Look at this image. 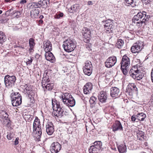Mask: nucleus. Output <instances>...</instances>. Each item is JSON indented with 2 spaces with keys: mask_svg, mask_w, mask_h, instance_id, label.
Wrapping results in <instances>:
<instances>
[{
  "mask_svg": "<svg viewBox=\"0 0 153 153\" xmlns=\"http://www.w3.org/2000/svg\"><path fill=\"white\" fill-rule=\"evenodd\" d=\"M150 16L149 15H146L145 12H139L136 15H135L132 19L133 22L136 24V25L140 27L142 25L147 21Z\"/></svg>",
  "mask_w": 153,
  "mask_h": 153,
  "instance_id": "f257e3e1",
  "label": "nucleus"
},
{
  "mask_svg": "<svg viewBox=\"0 0 153 153\" xmlns=\"http://www.w3.org/2000/svg\"><path fill=\"white\" fill-rule=\"evenodd\" d=\"M61 98L63 102L68 107H73L75 104V101L70 94L64 93L62 95Z\"/></svg>",
  "mask_w": 153,
  "mask_h": 153,
  "instance_id": "f03ea898",
  "label": "nucleus"
},
{
  "mask_svg": "<svg viewBox=\"0 0 153 153\" xmlns=\"http://www.w3.org/2000/svg\"><path fill=\"white\" fill-rule=\"evenodd\" d=\"M63 47L64 50L67 52H71L73 51L76 47L75 42L70 39H68L63 42Z\"/></svg>",
  "mask_w": 153,
  "mask_h": 153,
  "instance_id": "7ed1b4c3",
  "label": "nucleus"
},
{
  "mask_svg": "<svg viewBox=\"0 0 153 153\" xmlns=\"http://www.w3.org/2000/svg\"><path fill=\"white\" fill-rule=\"evenodd\" d=\"M16 80V78L15 76L6 75L4 79V83L6 86L8 88H12L14 85Z\"/></svg>",
  "mask_w": 153,
  "mask_h": 153,
  "instance_id": "20e7f679",
  "label": "nucleus"
},
{
  "mask_svg": "<svg viewBox=\"0 0 153 153\" xmlns=\"http://www.w3.org/2000/svg\"><path fill=\"white\" fill-rule=\"evenodd\" d=\"M129 74L130 76L136 80H140L143 78V76L141 74V71L135 68H134V69L132 68L130 70Z\"/></svg>",
  "mask_w": 153,
  "mask_h": 153,
  "instance_id": "39448f33",
  "label": "nucleus"
},
{
  "mask_svg": "<svg viewBox=\"0 0 153 153\" xmlns=\"http://www.w3.org/2000/svg\"><path fill=\"white\" fill-rule=\"evenodd\" d=\"M143 43L141 41L138 42L134 43L131 47V52L133 53L139 52L143 48Z\"/></svg>",
  "mask_w": 153,
  "mask_h": 153,
  "instance_id": "423d86ee",
  "label": "nucleus"
},
{
  "mask_svg": "<svg viewBox=\"0 0 153 153\" xmlns=\"http://www.w3.org/2000/svg\"><path fill=\"white\" fill-rule=\"evenodd\" d=\"M92 65L91 62L86 61L85 63V65L83 68V72L85 74L90 76L92 73Z\"/></svg>",
  "mask_w": 153,
  "mask_h": 153,
  "instance_id": "0eeeda50",
  "label": "nucleus"
},
{
  "mask_svg": "<svg viewBox=\"0 0 153 153\" xmlns=\"http://www.w3.org/2000/svg\"><path fill=\"white\" fill-rule=\"evenodd\" d=\"M116 57L112 56L107 59L105 62V66L107 68H110L113 66L117 62Z\"/></svg>",
  "mask_w": 153,
  "mask_h": 153,
  "instance_id": "6e6552de",
  "label": "nucleus"
},
{
  "mask_svg": "<svg viewBox=\"0 0 153 153\" xmlns=\"http://www.w3.org/2000/svg\"><path fill=\"white\" fill-rule=\"evenodd\" d=\"M98 98L100 102L102 103L106 102L108 98V95L105 91H101L98 95Z\"/></svg>",
  "mask_w": 153,
  "mask_h": 153,
  "instance_id": "1a4fd4ad",
  "label": "nucleus"
},
{
  "mask_svg": "<svg viewBox=\"0 0 153 153\" xmlns=\"http://www.w3.org/2000/svg\"><path fill=\"white\" fill-rule=\"evenodd\" d=\"M61 148V145L58 142L53 143L51 146V151L52 153H57Z\"/></svg>",
  "mask_w": 153,
  "mask_h": 153,
  "instance_id": "9d476101",
  "label": "nucleus"
},
{
  "mask_svg": "<svg viewBox=\"0 0 153 153\" xmlns=\"http://www.w3.org/2000/svg\"><path fill=\"white\" fill-rule=\"evenodd\" d=\"M0 116H1V121L4 124L8 126L10 122V120L8 117V115L7 112L4 111H2L1 113Z\"/></svg>",
  "mask_w": 153,
  "mask_h": 153,
  "instance_id": "9b49d317",
  "label": "nucleus"
},
{
  "mask_svg": "<svg viewBox=\"0 0 153 153\" xmlns=\"http://www.w3.org/2000/svg\"><path fill=\"white\" fill-rule=\"evenodd\" d=\"M137 90V88L134 83L129 84L126 89V92L128 93L130 96H132L133 93L136 92Z\"/></svg>",
  "mask_w": 153,
  "mask_h": 153,
  "instance_id": "f8f14e48",
  "label": "nucleus"
},
{
  "mask_svg": "<svg viewBox=\"0 0 153 153\" xmlns=\"http://www.w3.org/2000/svg\"><path fill=\"white\" fill-rule=\"evenodd\" d=\"M121 66L122 67L128 68L130 66V61L129 58L126 55L123 56L122 58V61L121 62Z\"/></svg>",
  "mask_w": 153,
  "mask_h": 153,
  "instance_id": "ddd939ff",
  "label": "nucleus"
},
{
  "mask_svg": "<svg viewBox=\"0 0 153 153\" xmlns=\"http://www.w3.org/2000/svg\"><path fill=\"white\" fill-rule=\"evenodd\" d=\"M33 131L35 134V137H36L35 139L36 141L38 142L40 141L42 134L41 126L38 127L36 128V129L33 130Z\"/></svg>",
  "mask_w": 153,
  "mask_h": 153,
  "instance_id": "4468645a",
  "label": "nucleus"
},
{
  "mask_svg": "<svg viewBox=\"0 0 153 153\" xmlns=\"http://www.w3.org/2000/svg\"><path fill=\"white\" fill-rule=\"evenodd\" d=\"M123 129V127L120 122L118 120L115 121L112 126L113 131L115 132L117 131H122Z\"/></svg>",
  "mask_w": 153,
  "mask_h": 153,
  "instance_id": "2eb2a0df",
  "label": "nucleus"
},
{
  "mask_svg": "<svg viewBox=\"0 0 153 153\" xmlns=\"http://www.w3.org/2000/svg\"><path fill=\"white\" fill-rule=\"evenodd\" d=\"M110 95L112 97L116 98L120 94V90L119 89L116 87H113L111 88Z\"/></svg>",
  "mask_w": 153,
  "mask_h": 153,
  "instance_id": "dca6fc26",
  "label": "nucleus"
},
{
  "mask_svg": "<svg viewBox=\"0 0 153 153\" xmlns=\"http://www.w3.org/2000/svg\"><path fill=\"white\" fill-rule=\"evenodd\" d=\"M43 48L45 52H50L52 50V45L48 40L44 41L43 42Z\"/></svg>",
  "mask_w": 153,
  "mask_h": 153,
  "instance_id": "f3484780",
  "label": "nucleus"
},
{
  "mask_svg": "<svg viewBox=\"0 0 153 153\" xmlns=\"http://www.w3.org/2000/svg\"><path fill=\"white\" fill-rule=\"evenodd\" d=\"M83 92L85 94H89L92 88V85L90 82L87 83L83 87Z\"/></svg>",
  "mask_w": 153,
  "mask_h": 153,
  "instance_id": "a211bd4d",
  "label": "nucleus"
},
{
  "mask_svg": "<svg viewBox=\"0 0 153 153\" xmlns=\"http://www.w3.org/2000/svg\"><path fill=\"white\" fill-rule=\"evenodd\" d=\"M54 131V128L53 123H49L46 125V131L49 135H52Z\"/></svg>",
  "mask_w": 153,
  "mask_h": 153,
  "instance_id": "6ab92c4d",
  "label": "nucleus"
},
{
  "mask_svg": "<svg viewBox=\"0 0 153 153\" xmlns=\"http://www.w3.org/2000/svg\"><path fill=\"white\" fill-rule=\"evenodd\" d=\"M45 56L46 59L48 61H49L52 63L55 61V57L53 54L51 52H46Z\"/></svg>",
  "mask_w": 153,
  "mask_h": 153,
  "instance_id": "aec40b11",
  "label": "nucleus"
},
{
  "mask_svg": "<svg viewBox=\"0 0 153 153\" xmlns=\"http://www.w3.org/2000/svg\"><path fill=\"white\" fill-rule=\"evenodd\" d=\"M12 103L13 106H17L20 105L22 103V98L18 97L15 99H12Z\"/></svg>",
  "mask_w": 153,
  "mask_h": 153,
  "instance_id": "412c9836",
  "label": "nucleus"
},
{
  "mask_svg": "<svg viewBox=\"0 0 153 153\" xmlns=\"http://www.w3.org/2000/svg\"><path fill=\"white\" fill-rule=\"evenodd\" d=\"M82 34L84 37H85L90 38L91 36V31L90 30H89L87 27H84L83 28Z\"/></svg>",
  "mask_w": 153,
  "mask_h": 153,
  "instance_id": "4be33fe9",
  "label": "nucleus"
},
{
  "mask_svg": "<svg viewBox=\"0 0 153 153\" xmlns=\"http://www.w3.org/2000/svg\"><path fill=\"white\" fill-rule=\"evenodd\" d=\"M113 21V20L110 19H108L105 21L104 22L105 25H104L105 29H108L109 28L114 27V26L112 25Z\"/></svg>",
  "mask_w": 153,
  "mask_h": 153,
  "instance_id": "5701e85b",
  "label": "nucleus"
},
{
  "mask_svg": "<svg viewBox=\"0 0 153 153\" xmlns=\"http://www.w3.org/2000/svg\"><path fill=\"white\" fill-rule=\"evenodd\" d=\"M39 10L36 9H33L30 11V15L32 18L36 17L39 13Z\"/></svg>",
  "mask_w": 153,
  "mask_h": 153,
  "instance_id": "b1692460",
  "label": "nucleus"
},
{
  "mask_svg": "<svg viewBox=\"0 0 153 153\" xmlns=\"http://www.w3.org/2000/svg\"><path fill=\"white\" fill-rule=\"evenodd\" d=\"M79 6L78 4H74L71 6L70 9H69V12L71 13H74L76 12L79 9Z\"/></svg>",
  "mask_w": 153,
  "mask_h": 153,
  "instance_id": "393cba45",
  "label": "nucleus"
},
{
  "mask_svg": "<svg viewBox=\"0 0 153 153\" xmlns=\"http://www.w3.org/2000/svg\"><path fill=\"white\" fill-rule=\"evenodd\" d=\"M118 149L120 153H126V147L124 144H121L119 146Z\"/></svg>",
  "mask_w": 153,
  "mask_h": 153,
  "instance_id": "a878e982",
  "label": "nucleus"
},
{
  "mask_svg": "<svg viewBox=\"0 0 153 153\" xmlns=\"http://www.w3.org/2000/svg\"><path fill=\"white\" fill-rule=\"evenodd\" d=\"M136 117H137V120L140 121H143L146 117V115L143 113H140L137 114Z\"/></svg>",
  "mask_w": 153,
  "mask_h": 153,
  "instance_id": "bb28decb",
  "label": "nucleus"
},
{
  "mask_svg": "<svg viewBox=\"0 0 153 153\" xmlns=\"http://www.w3.org/2000/svg\"><path fill=\"white\" fill-rule=\"evenodd\" d=\"M40 126L41 125L39 120L37 117H36L33 124V130L36 129V128Z\"/></svg>",
  "mask_w": 153,
  "mask_h": 153,
  "instance_id": "cd10ccee",
  "label": "nucleus"
},
{
  "mask_svg": "<svg viewBox=\"0 0 153 153\" xmlns=\"http://www.w3.org/2000/svg\"><path fill=\"white\" fill-rule=\"evenodd\" d=\"M92 145L99 150H100L101 149L102 147V143L100 141H96L93 143Z\"/></svg>",
  "mask_w": 153,
  "mask_h": 153,
  "instance_id": "c85d7f7f",
  "label": "nucleus"
},
{
  "mask_svg": "<svg viewBox=\"0 0 153 153\" xmlns=\"http://www.w3.org/2000/svg\"><path fill=\"white\" fill-rule=\"evenodd\" d=\"M133 0H124V3L127 6H131L133 7H134L136 5L133 3Z\"/></svg>",
  "mask_w": 153,
  "mask_h": 153,
  "instance_id": "c756f323",
  "label": "nucleus"
},
{
  "mask_svg": "<svg viewBox=\"0 0 153 153\" xmlns=\"http://www.w3.org/2000/svg\"><path fill=\"white\" fill-rule=\"evenodd\" d=\"M56 112L57 114L55 115L57 117H62L65 114V112H64L62 108H59L56 109Z\"/></svg>",
  "mask_w": 153,
  "mask_h": 153,
  "instance_id": "7c9ffc66",
  "label": "nucleus"
},
{
  "mask_svg": "<svg viewBox=\"0 0 153 153\" xmlns=\"http://www.w3.org/2000/svg\"><path fill=\"white\" fill-rule=\"evenodd\" d=\"M40 3H41V2L39 1L38 3H32L30 6V8L31 9L40 8L41 7Z\"/></svg>",
  "mask_w": 153,
  "mask_h": 153,
  "instance_id": "2f4dec72",
  "label": "nucleus"
},
{
  "mask_svg": "<svg viewBox=\"0 0 153 153\" xmlns=\"http://www.w3.org/2000/svg\"><path fill=\"white\" fill-rule=\"evenodd\" d=\"M6 40V36L2 32H0V43L2 44Z\"/></svg>",
  "mask_w": 153,
  "mask_h": 153,
  "instance_id": "473e14b6",
  "label": "nucleus"
},
{
  "mask_svg": "<svg viewBox=\"0 0 153 153\" xmlns=\"http://www.w3.org/2000/svg\"><path fill=\"white\" fill-rule=\"evenodd\" d=\"M137 137L140 140H142V139L144 138V133L143 131H137Z\"/></svg>",
  "mask_w": 153,
  "mask_h": 153,
  "instance_id": "72a5a7b5",
  "label": "nucleus"
},
{
  "mask_svg": "<svg viewBox=\"0 0 153 153\" xmlns=\"http://www.w3.org/2000/svg\"><path fill=\"white\" fill-rule=\"evenodd\" d=\"M100 150L92 145L89 149V152L90 153H99Z\"/></svg>",
  "mask_w": 153,
  "mask_h": 153,
  "instance_id": "f704fd0d",
  "label": "nucleus"
},
{
  "mask_svg": "<svg viewBox=\"0 0 153 153\" xmlns=\"http://www.w3.org/2000/svg\"><path fill=\"white\" fill-rule=\"evenodd\" d=\"M50 0H43L42 1H40L41 3H40L41 7L42 8H46L47 7L48 4L49 3V1Z\"/></svg>",
  "mask_w": 153,
  "mask_h": 153,
  "instance_id": "c9c22d12",
  "label": "nucleus"
},
{
  "mask_svg": "<svg viewBox=\"0 0 153 153\" xmlns=\"http://www.w3.org/2000/svg\"><path fill=\"white\" fill-rule=\"evenodd\" d=\"M52 108L54 110L56 111V109L59 108H62L60 105L59 102H56L55 104H54L53 102H52Z\"/></svg>",
  "mask_w": 153,
  "mask_h": 153,
  "instance_id": "e433bc0d",
  "label": "nucleus"
},
{
  "mask_svg": "<svg viewBox=\"0 0 153 153\" xmlns=\"http://www.w3.org/2000/svg\"><path fill=\"white\" fill-rule=\"evenodd\" d=\"M48 81L47 82V84L46 85H44V87L46 89L50 90L52 89L53 88V83H48Z\"/></svg>",
  "mask_w": 153,
  "mask_h": 153,
  "instance_id": "4c0bfd02",
  "label": "nucleus"
},
{
  "mask_svg": "<svg viewBox=\"0 0 153 153\" xmlns=\"http://www.w3.org/2000/svg\"><path fill=\"white\" fill-rule=\"evenodd\" d=\"M124 44V42L121 39H119L118 40L117 43V47L120 49L123 46Z\"/></svg>",
  "mask_w": 153,
  "mask_h": 153,
  "instance_id": "58836bf2",
  "label": "nucleus"
},
{
  "mask_svg": "<svg viewBox=\"0 0 153 153\" xmlns=\"http://www.w3.org/2000/svg\"><path fill=\"white\" fill-rule=\"evenodd\" d=\"M97 98L94 96H92L90 99L89 102L90 104L92 105H94L96 104Z\"/></svg>",
  "mask_w": 153,
  "mask_h": 153,
  "instance_id": "ea45409f",
  "label": "nucleus"
},
{
  "mask_svg": "<svg viewBox=\"0 0 153 153\" xmlns=\"http://www.w3.org/2000/svg\"><path fill=\"white\" fill-rule=\"evenodd\" d=\"M34 42V40L33 38H30L29 39V47H33L35 45Z\"/></svg>",
  "mask_w": 153,
  "mask_h": 153,
  "instance_id": "a19ab883",
  "label": "nucleus"
},
{
  "mask_svg": "<svg viewBox=\"0 0 153 153\" xmlns=\"http://www.w3.org/2000/svg\"><path fill=\"white\" fill-rule=\"evenodd\" d=\"M128 68L127 67H125V68L124 67H122V66H121V69L124 75H126L127 74L128 71Z\"/></svg>",
  "mask_w": 153,
  "mask_h": 153,
  "instance_id": "79ce46f5",
  "label": "nucleus"
},
{
  "mask_svg": "<svg viewBox=\"0 0 153 153\" xmlns=\"http://www.w3.org/2000/svg\"><path fill=\"white\" fill-rule=\"evenodd\" d=\"M63 13H60L58 14H56L54 16V18L56 19H59L60 17H63Z\"/></svg>",
  "mask_w": 153,
  "mask_h": 153,
  "instance_id": "37998d69",
  "label": "nucleus"
},
{
  "mask_svg": "<svg viewBox=\"0 0 153 153\" xmlns=\"http://www.w3.org/2000/svg\"><path fill=\"white\" fill-rule=\"evenodd\" d=\"M114 27H112L111 28H109L108 29H106V30L105 31L106 33H112Z\"/></svg>",
  "mask_w": 153,
  "mask_h": 153,
  "instance_id": "c03bdc74",
  "label": "nucleus"
},
{
  "mask_svg": "<svg viewBox=\"0 0 153 153\" xmlns=\"http://www.w3.org/2000/svg\"><path fill=\"white\" fill-rule=\"evenodd\" d=\"M27 94L28 95L29 97H30V96H31V97H33L35 95V92L33 91L31 93H27Z\"/></svg>",
  "mask_w": 153,
  "mask_h": 153,
  "instance_id": "a18cd8bd",
  "label": "nucleus"
},
{
  "mask_svg": "<svg viewBox=\"0 0 153 153\" xmlns=\"http://www.w3.org/2000/svg\"><path fill=\"white\" fill-rule=\"evenodd\" d=\"M13 137V135L11 133H9L7 135V138L9 140H11Z\"/></svg>",
  "mask_w": 153,
  "mask_h": 153,
  "instance_id": "49530a36",
  "label": "nucleus"
},
{
  "mask_svg": "<svg viewBox=\"0 0 153 153\" xmlns=\"http://www.w3.org/2000/svg\"><path fill=\"white\" fill-rule=\"evenodd\" d=\"M42 85L43 88L44 87V85H47L46 80L45 79H43L42 81Z\"/></svg>",
  "mask_w": 153,
  "mask_h": 153,
  "instance_id": "de8ad7c7",
  "label": "nucleus"
},
{
  "mask_svg": "<svg viewBox=\"0 0 153 153\" xmlns=\"http://www.w3.org/2000/svg\"><path fill=\"white\" fill-rule=\"evenodd\" d=\"M131 120L133 122L136 121V122H137L138 121V120H137V117H135L134 116H132L131 117Z\"/></svg>",
  "mask_w": 153,
  "mask_h": 153,
  "instance_id": "09e8293b",
  "label": "nucleus"
},
{
  "mask_svg": "<svg viewBox=\"0 0 153 153\" xmlns=\"http://www.w3.org/2000/svg\"><path fill=\"white\" fill-rule=\"evenodd\" d=\"M90 38H87V37H84L83 40L85 42L88 43L90 41Z\"/></svg>",
  "mask_w": 153,
  "mask_h": 153,
  "instance_id": "8fccbe9b",
  "label": "nucleus"
},
{
  "mask_svg": "<svg viewBox=\"0 0 153 153\" xmlns=\"http://www.w3.org/2000/svg\"><path fill=\"white\" fill-rule=\"evenodd\" d=\"M143 3H144L146 4H147L149 3L150 1V0H142Z\"/></svg>",
  "mask_w": 153,
  "mask_h": 153,
  "instance_id": "3c124183",
  "label": "nucleus"
},
{
  "mask_svg": "<svg viewBox=\"0 0 153 153\" xmlns=\"http://www.w3.org/2000/svg\"><path fill=\"white\" fill-rule=\"evenodd\" d=\"M34 48L33 47H30V48L29 49V52L30 53H31L32 52H33L34 51Z\"/></svg>",
  "mask_w": 153,
  "mask_h": 153,
  "instance_id": "603ef678",
  "label": "nucleus"
},
{
  "mask_svg": "<svg viewBox=\"0 0 153 153\" xmlns=\"http://www.w3.org/2000/svg\"><path fill=\"white\" fill-rule=\"evenodd\" d=\"M19 138L18 137L16 138L15 140V141L14 144L15 145H17L19 143Z\"/></svg>",
  "mask_w": 153,
  "mask_h": 153,
  "instance_id": "864d4df0",
  "label": "nucleus"
},
{
  "mask_svg": "<svg viewBox=\"0 0 153 153\" xmlns=\"http://www.w3.org/2000/svg\"><path fill=\"white\" fill-rule=\"evenodd\" d=\"M33 59L30 58V59H28V61L27 62V64L28 63L29 65H30L32 62Z\"/></svg>",
  "mask_w": 153,
  "mask_h": 153,
  "instance_id": "5fc2aeb1",
  "label": "nucleus"
},
{
  "mask_svg": "<svg viewBox=\"0 0 153 153\" xmlns=\"http://www.w3.org/2000/svg\"><path fill=\"white\" fill-rule=\"evenodd\" d=\"M151 78L152 81L153 82V68L152 70L151 73Z\"/></svg>",
  "mask_w": 153,
  "mask_h": 153,
  "instance_id": "6e6d98bb",
  "label": "nucleus"
},
{
  "mask_svg": "<svg viewBox=\"0 0 153 153\" xmlns=\"http://www.w3.org/2000/svg\"><path fill=\"white\" fill-rule=\"evenodd\" d=\"M26 90L27 91V93H31V91H32L33 90L32 89H29V87H28L27 88Z\"/></svg>",
  "mask_w": 153,
  "mask_h": 153,
  "instance_id": "4d7b16f0",
  "label": "nucleus"
},
{
  "mask_svg": "<svg viewBox=\"0 0 153 153\" xmlns=\"http://www.w3.org/2000/svg\"><path fill=\"white\" fill-rule=\"evenodd\" d=\"M27 2L26 0H21L20 2V3L21 4H24Z\"/></svg>",
  "mask_w": 153,
  "mask_h": 153,
  "instance_id": "13d9d810",
  "label": "nucleus"
},
{
  "mask_svg": "<svg viewBox=\"0 0 153 153\" xmlns=\"http://www.w3.org/2000/svg\"><path fill=\"white\" fill-rule=\"evenodd\" d=\"M20 97L22 98V97L20 94H18L17 95V96H13L12 99H15V97L17 98L18 97Z\"/></svg>",
  "mask_w": 153,
  "mask_h": 153,
  "instance_id": "bf43d9fd",
  "label": "nucleus"
},
{
  "mask_svg": "<svg viewBox=\"0 0 153 153\" xmlns=\"http://www.w3.org/2000/svg\"><path fill=\"white\" fill-rule=\"evenodd\" d=\"M18 94H20L18 92H15L13 93V96H17Z\"/></svg>",
  "mask_w": 153,
  "mask_h": 153,
  "instance_id": "052dcab7",
  "label": "nucleus"
},
{
  "mask_svg": "<svg viewBox=\"0 0 153 153\" xmlns=\"http://www.w3.org/2000/svg\"><path fill=\"white\" fill-rule=\"evenodd\" d=\"M92 1H88V5H90L91 4H92Z\"/></svg>",
  "mask_w": 153,
  "mask_h": 153,
  "instance_id": "680f3d73",
  "label": "nucleus"
},
{
  "mask_svg": "<svg viewBox=\"0 0 153 153\" xmlns=\"http://www.w3.org/2000/svg\"><path fill=\"white\" fill-rule=\"evenodd\" d=\"M39 22H40V23H42V22H43V21L42 20H39Z\"/></svg>",
  "mask_w": 153,
  "mask_h": 153,
  "instance_id": "e2e57ef3",
  "label": "nucleus"
},
{
  "mask_svg": "<svg viewBox=\"0 0 153 153\" xmlns=\"http://www.w3.org/2000/svg\"><path fill=\"white\" fill-rule=\"evenodd\" d=\"M10 0H5V1H6V2H8L10 1Z\"/></svg>",
  "mask_w": 153,
  "mask_h": 153,
  "instance_id": "0e129e2a",
  "label": "nucleus"
},
{
  "mask_svg": "<svg viewBox=\"0 0 153 153\" xmlns=\"http://www.w3.org/2000/svg\"><path fill=\"white\" fill-rule=\"evenodd\" d=\"M2 12V10H0V14H1Z\"/></svg>",
  "mask_w": 153,
  "mask_h": 153,
  "instance_id": "69168bd1",
  "label": "nucleus"
},
{
  "mask_svg": "<svg viewBox=\"0 0 153 153\" xmlns=\"http://www.w3.org/2000/svg\"><path fill=\"white\" fill-rule=\"evenodd\" d=\"M40 17H41V18H43V16L42 15V16H40Z\"/></svg>",
  "mask_w": 153,
  "mask_h": 153,
  "instance_id": "338daca9",
  "label": "nucleus"
},
{
  "mask_svg": "<svg viewBox=\"0 0 153 153\" xmlns=\"http://www.w3.org/2000/svg\"><path fill=\"white\" fill-rule=\"evenodd\" d=\"M16 13H19V14L20 13V12H19L18 11H17Z\"/></svg>",
  "mask_w": 153,
  "mask_h": 153,
  "instance_id": "774afa93",
  "label": "nucleus"
}]
</instances>
